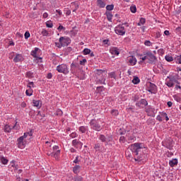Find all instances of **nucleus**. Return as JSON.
Segmentation results:
<instances>
[{
	"label": "nucleus",
	"mask_w": 181,
	"mask_h": 181,
	"mask_svg": "<svg viewBox=\"0 0 181 181\" xmlns=\"http://www.w3.org/2000/svg\"><path fill=\"white\" fill-rule=\"evenodd\" d=\"M129 149L132 152L134 156H137L136 158H134L136 162L138 160H142L141 152L142 149H145V146L142 143H134L129 146Z\"/></svg>",
	"instance_id": "nucleus-1"
},
{
	"label": "nucleus",
	"mask_w": 181,
	"mask_h": 181,
	"mask_svg": "<svg viewBox=\"0 0 181 181\" xmlns=\"http://www.w3.org/2000/svg\"><path fill=\"white\" fill-rule=\"evenodd\" d=\"M58 73H63V74H69V67L64 64H62L57 66Z\"/></svg>",
	"instance_id": "nucleus-2"
},
{
	"label": "nucleus",
	"mask_w": 181,
	"mask_h": 181,
	"mask_svg": "<svg viewBox=\"0 0 181 181\" xmlns=\"http://www.w3.org/2000/svg\"><path fill=\"white\" fill-rule=\"evenodd\" d=\"M90 124L92 129H94V131L100 132L101 129H103V127L100 125V123L96 122L95 119H92Z\"/></svg>",
	"instance_id": "nucleus-3"
},
{
	"label": "nucleus",
	"mask_w": 181,
	"mask_h": 181,
	"mask_svg": "<svg viewBox=\"0 0 181 181\" xmlns=\"http://www.w3.org/2000/svg\"><path fill=\"white\" fill-rule=\"evenodd\" d=\"M52 153H47L48 156H53L55 159H57V156L60 155V150H59V146H54Z\"/></svg>",
	"instance_id": "nucleus-4"
},
{
	"label": "nucleus",
	"mask_w": 181,
	"mask_h": 181,
	"mask_svg": "<svg viewBox=\"0 0 181 181\" xmlns=\"http://www.w3.org/2000/svg\"><path fill=\"white\" fill-rule=\"evenodd\" d=\"M147 56V60L149 61L150 64H153V63L156 62L157 58L156 56H154L151 52H146Z\"/></svg>",
	"instance_id": "nucleus-5"
},
{
	"label": "nucleus",
	"mask_w": 181,
	"mask_h": 181,
	"mask_svg": "<svg viewBox=\"0 0 181 181\" xmlns=\"http://www.w3.org/2000/svg\"><path fill=\"white\" fill-rule=\"evenodd\" d=\"M59 42L62 43V46H69L71 42V40L69 37H61L59 38Z\"/></svg>",
	"instance_id": "nucleus-6"
},
{
	"label": "nucleus",
	"mask_w": 181,
	"mask_h": 181,
	"mask_svg": "<svg viewBox=\"0 0 181 181\" xmlns=\"http://www.w3.org/2000/svg\"><path fill=\"white\" fill-rule=\"evenodd\" d=\"M115 32L117 35L124 36V35H125V27L122 25H118L117 27H116Z\"/></svg>",
	"instance_id": "nucleus-7"
},
{
	"label": "nucleus",
	"mask_w": 181,
	"mask_h": 181,
	"mask_svg": "<svg viewBox=\"0 0 181 181\" xmlns=\"http://www.w3.org/2000/svg\"><path fill=\"white\" fill-rule=\"evenodd\" d=\"M25 138V136H21L17 140L18 148H21V149H23V148H25V141H23Z\"/></svg>",
	"instance_id": "nucleus-8"
},
{
	"label": "nucleus",
	"mask_w": 181,
	"mask_h": 181,
	"mask_svg": "<svg viewBox=\"0 0 181 181\" xmlns=\"http://www.w3.org/2000/svg\"><path fill=\"white\" fill-rule=\"evenodd\" d=\"M146 112H147L148 117H155V113L156 112V110H155V108L149 106L146 109Z\"/></svg>",
	"instance_id": "nucleus-9"
},
{
	"label": "nucleus",
	"mask_w": 181,
	"mask_h": 181,
	"mask_svg": "<svg viewBox=\"0 0 181 181\" xmlns=\"http://www.w3.org/2000/svg\"><path fill=\"white\" fill-rule=\"evenodd\" d=\"M165 84L168 86V87H173L175 84H179V83L176 81V79H175V78H170V81H167Z\"/></svg>",
	"instance_id": "nucleus-10"
},
{
	"label": "nucleus",
	"mask_w": 181,
	"mask_h": 181,
	"mask_svg": "<svg viewBox=\"0 0 181 181\" xmlns=\"http://www.w3.org/2000/svg\"><path fill=\"white\" fill-rule=\"evenodd\" d=\"M129 66H135L136 64V58L134 56L129 57L127 59Z\"/></svg>",
	"instance_id": "nucleus-11"
},
{
	"label": "nucleus",
	"mask_w": 181,
	"mask_h": 181,
	"mask_svg": "<svg viewBox=\"0 0 181 181\" xmlns=\"http://www.w3.org/2000/svg\"><path fill=\"white\" fill-rule=\"evenodd\" d=\"M14 63H19V62H23V56L21 54H17L13 59Z\"/></svg>",
	"instance_id": "nucleus-12"
},
{
	"label": "nucleus",
	"mask_w": 181,
	"mask_h": 181,
	"mask_svg": "<svg viewBox=\"0 0 181 181\" xmlns=\"http://www.w3.org/2000/svg\"><path fill=\"white\" fill-rule=\"evenodd\" d=\"M136 107H141V105H144V107H146L148 105V101L145 99L140 100L139 102L136 103Z\"/></svg>",
	"instance_id": "nucleus-13"
},
{
	"label": "nucleus",
	"mask_w": 181,
	"mask_h": 181,
	"mask_svg": "<svg viewBox=\"0 0 181 181\" xmlns=\"http://www.w3.org/2000/svg\"><path fill=\"white\" fill-rule=\"evenodd\" d=\"M78 145L80 146H83V143L77 141V139H74L72 141V146H74L75 148H78Z\"/></svg>",
	"instance_id": "nucleus-14"
},
{
	"label": "nucleus",
	"mask_w": 181,
	"mask_h": 181,
	"mask_svg": "<svg viewBox=\"0 0 181 181\" xmlns=\"http://www.w3.org/2000/svg\"><path fill=\"white\" fill-rule=\"evenodd\" d=\"M33 105L34 107H37V108H40L42 107V103H40V100H33Z\"/></svg>",
	"instance_id": "nucleus-15"
},
{
	"label": "nucleus",
	"mask_w": 181,
	"mask_h": 181,
	"mask_svg": "<svg viewBox=\"0 0 181 181\" xmlns=\"http://www.w3.org/2000/svg\"><path fill=\"white\" fill-rule=\"evenodd\" d=\"M4 132L9 133L12 131V127H11V126H9V124H6L4 126Z\"/></svg>",
	"instance_id": "nucleus-16"
},
{
	"label": "nucleus",
	"mask_w": 181,
	"mask_h": 181,
	"mask_svg": "<svg viewBox=\"0 0 181 181\" xmlns=\"http://www.w3.org/2000/svg\"><path fill=\"white\" fill-rule=\"evenodd\" d=\"M11 129H14L15 131H19V129H21V125H19L18 122H16Z\"/></svg>",
	"instance_id": "nucleus-17"
},
{
	"label": "nucleus",
	"mask_w": 181,
	"mask_h": 181,
	"mask_svg": "<svg viewBox=\"0 0 181 181\" xmlns=\"http://www.w3.org/2000/svg\"><path fill=\"white\" fill-rule=\"evenodd\" d=\"M110 53L111 54H115L116 56H118V54H119V52H118V49H117V48H112L110 49Z\"/></svg>",
	"instance_id": "nucleus-18"
},
{
	"label": "nucleus",
	"mask_w": 181,
	"mask_h": 181,
	"mask_svg": "<svg viewBox=\"0 0 181 181\" xmlns=\"http://www.w3.org/2000/svg\"><path fill=\"white\" fill-rule=\"evenodd\" d=\"M169 165H170V166H171L172 168H173V166H175V165H177V159L175 158V159H173V160H170Z\"/></svg>",
	"instance_id": "nucleus-19"
},
{
	"label": "nucleus",
	"mask_w": 181,
	"mask_h": 181,
	"mask_svg": "<svg viewBox=\"0 0 181 181\" xmlns=\"http://www.w3.org/2000/svg\"><path fill=\"white\" fill-rule=\"evenodd\" d=\"M97 2H98V6H100V8L105 7V3H104L103 0H97Z\"/></svg>",
	"instance_id": "nucleus-20"
},
{
	"label": "nucleus",
	"mask_w": 181,
	"mask_h": 181,
	"mask_svg": "<svg viewBox=\"0 0 181 181\" xmlns=\"http://www.w3.org/2000/svg\"><path fill=\"white\" fill-rule=\"evenodd\" d=\"M173 98L175 101H177V103H180V101H181V95L180 94L175 95L173 96Z\"/></svg>",
	"instance_id": "nucleus-21"
},
{
	"label": "nucleus",
	"mask_w": 181,
	"mask_h": 181,
	"mask_svg": "<svg viewBox=\"0 0 181 181\" xmlns=\"http://www.w3.org/2000/svg\"><path fill=\"white\" fill-rule=\"evenodd\" d=\"M106 16H107V21H109V22H112V13L111 12H106Z\"/></svg>",
	"instance_id": "nucleus-22"
},
{
	"label": "nucleus",
	"mask_w": 181,
	"mask_h": 181,
	"mask_svg": "<svg viewBox=\"0 0 181 181\" xmlns=\"http://www.w3.org/2000/svg\"><path fill=\"white\" fill-rule=\"evenodd\" d=\"M139 81H141V80H139V78L138 76H134L132 80V83L133 84H139Z\"/></svg>",
	"instance_id": "nucleus-23"
},
{
	"label": "nucleus",
	"mask_w": 181,
	"mask_h": 181,
	"mask_svg": "<svg viewBox=\"0 0 181 181\" xmlns=\"http://www.w3.org/2000/svg\"><path fill=\"white\" fill-rule=\"evenodd\" d=\"M38 51H39V48L35 47V50H33L31 52V55H33V57H37V54Z\"/></svg>",
	"instance_id": "nucleus-24"
},
{
	"label": "nucleus",
	"mask_w": 181,
	"mask_h": 181,
	"mask_svg": "<svg viewBox=\"0 0 181 181\" xmlns=\"http://www.w3.org/2000/svg\"><path fill=\"white\" fill-rule=\"evenodd\" d=\"M95 73L98 76H103V74H104V73H105V71H103L101 69H96Z\"/></svg>",
	"instance_id": "nucleus-25"
},
{
	"label": "nucleus",
	"mask_w": 181,
	"mask_h": 181,
	"mask_svg": "<svg viewBox=\"0 0 181 181\" xmlns=\"http://www.w3.org/2000/svg\"><path fill=\"white\" fill-rule=\"evenodd\" d=\"M80 168H81L80 165H76L73 168V172L75 173H78V172H80Z\"/></svg>",
	"instance_id": "nucleus-26"
},
{
	"label": "nucleus",
	"mask_w": 181,
	"mask_h": 181,
	"mask_svg": "<svg viewBox=\"0 0 181 181\" xmlns=\"http://www.w3.org/2000/svg\"><path fill=\"white\" fill-rule=\"evenodd\" d=\"M25 94L26 95H28V97H30V95H32L33 94V91L32 90V89L30 88L29 89H28L25 91Z\"/></svg>",
	"instance_id": "nucleus-27"
},
{
	"label": "nucleus",
	"mask_w": 181,
	"mask_h": 181,
	"mask_svg": "<svg viewBox=\"0 0 181 181\" xmlns=\"http://www.w3.org/2000/svg\"><path fill=\"white\" fill-rule=\"evenodd\" d=\"M32 135H33V132H32V130H30V132H25L24 133V135L23 136L25 137V138H28V136H32Z\"/></svg>",
	"instance_id": "nucleus-28"
},
{
	"label": "nucleus",
	"mask_w": 181,
	"mask_h": 181,
	"mask_svg": "<svg viewBox=\"0 0 181 181\" xmlns=\"http://www.w3.org/2000/svg\"><path fill=\"white\" fill-rule=\"evenodd\" d=\"M175 63H177L178 64H181V55L177 56L175 58Z\"/></svg>",
	"instance_id": "nucleus-29"
},
{
	"label": "nucleus",
	"mask_w": 181,
	"mask_h": 181,
	"mask_svg": "<svg viewBox=\"0 0 181 181\" xmlns=\"http://www.w3.org/2000/svg\"><path fill=\"white\" fill-rule=\"evenodd\" d=\"M79 131L80 132H82V134H85V132L87 131V127L81 126V127H79Z\"/></svg>",
	"instance_id": "nucleus-30"
},
{
	"label": "nucleus",
	"mask_w": 181,
	"mask_h": 181,
	"mask_svg": "<svg viewBox=\"0 0 181 181\" xmlns=\"http://www.w3.org/2000/svg\"><path fill=\"white\" fill-rule=\"evenodd\" d=\"M41 34L42 35V36H49V32H47V30H46L45 29H43L42 30Z\"/></svg>",
	"instance_id": "nucleus-31"
},
{
	"label": "nucleus",
	"mask_w": 181,
	"mask_h": 181,
	"mask_svg": "<svg viewBox=\"0 0 181 181\" xmlns=\"http://www.w3.org/2000/svg\"><path fill=\"white\" fill-rule=\"evenodd\" d=\"M165 59L167 62H173V57H172L169 55H166Z\"/></svg>",
	"instance_id": "nucleus-32"
},
{
	"label": "nucleus",
	"mask_w": 181,
	"mask_h": 181,
	"mask_svg": "<svg viewBox=\"0 0 181 181\" xmlns=\"http://www.w3.org/2000/svg\"><path fill=\"white\" fill-rule=\"evenodd\" d=\"M1 162L3 165H6V163H8V159L5 158V157H2L1 158Z\"/></svg>",
	"instance_id": "nucleus-33"
},
{
	"label": "nucleus",
	"mask_w": 181,
	"mask_h": 181,
	"mask_svg": "<svg viewBox=\"0 0 181 181\" xmlns=\"http://www.w3.org/2000/svg\"><path fill=\"white\" fill-rule=\"evenodd\" d=\"M106 9L107 11H112L114 9V4L107 5Z\"/></svg>",
	"instance_id": "nucleus-34"
},
{
	"label": "nucleus",
	"mask_w": 181,
	"mask_h": 181,
	"mask_svg": "<svg viewBox=\"0 0 181 181\" xmlns=\"http://www.w3.org/2000/svg\"><path fill=\"white\" fill-rule=\"evenodd\" d=\"M91 53V49L86 48L83 49V54H90Z\"/></svg>",
	"instance_id": "nucleus-35"
},
{
	"label": "nucleus",
	"mask_w": 181,
	"mask_h": 181,
	"mask_svg": "<svg viewBox=\"0 0 181 181\" xmlns=\"http://www.w3.org/2000/svg\"><path fill=\"white\" fill-rule=\"evenodd\" d=\"M130 11H131V12H132V13H135V12H136V6H132L130 7Z\"/></svg>",
	"instance_id": "nucleus-36"
},
{
	"label": "nucleus",
	"mask_w": 181,
	"mask_h": 181,
	"mask_svg": "<svg viewBox=\"0 0 181 181\" xmlns=\"http://www.w3.org/2000/svg\"><path fill=\"white\" fill-rule=\"evenodd\" d=\"M161 115L163 118H165L166 121H169V117H168V114H166V112H162Z\"/></svg>",
	"instance_id": "nucleus-37"
},
{
	"label": "nucleus",
	"mask_w": 181,
	"mask_h": 181,
	"mask_svg": "<svg viewBox=\"0 0 181 181\" xmlns=\"http://www.w3.org/2000/svg\"><path fill=\"white\" fill-rule=\"evenodd\" d=\"M111 114H112V115H115V117H117V115H118L119 112H118V110H112L111 111Z\"/></svg>",
	"instance_id": "nucleus-38"
},
{
	"label": "nucleus",
	"mask_w": 181,
	"mask_h": 181,
	"mask_svg": "<svg viewBox=\"0 0 181 181\" xmlns=\"http://www.w3.org/2000/svg\"><path fill=\"white\" fill-rule=\"evenodd\" d=\"M27 87H28V88H32V87L35 88V83L33 82H29Z\"/></svg>",
	"instance_id": "nucleus-39"
},
{
	"label": "nucleus",
	"mask_w": 181,
	"mask_h": 181,
	"mask_svg": "<svg viewBox=\"0 0 181 181\" xmlns=\"http://www.w3.org/2000/svg\"><path fill=\"white\" fill-rule=\"evenodd\" d=\"M26 75L28 78H32L33 77V73L30 71L27 72Z\"/></svg>",
	"instance_id": "nucleus-40"
},
{
	"label": "nucleus",
	"mask_w": 181,
	"mask_h": 181,
	"mask_svg": "<svg viewBox=\"0 0 181 181\" xmlns=\"http://www.w3.org/2000/svg\"><path fill=\"white\" fill-rule=\"evenodd\" d=\"M144 45H145V46L150 47V46H152V42H151V41H149V40H146L144 42Z\"/></svg>",
	"instance_id": "nucleus-41"
},
{
	"label": "nucleus",
	"mask_w": 181,
	"mask_h": 181,
	"mask_svg": "<svg viewBox=\"0 0 181 181\" xmlns=\"http://www.w3.org/2000/svg\"><path fill=\"white\" fill-rule=\"evenodd\" d=\"M57 115H59V117L63 115V111L62 110L58 109L56 112Z\"/></svg>",
	"instance_id": "nucleus-42"
},
{
	"label": "nucleus",
	"mask_w": 181,
	"mask_h": 181,
	"mask_svg": "<svg viewBox=\"0 0 181 181\" xmlns=\"http://www.w3.org/2000/svg\"><path fill=\"white\" fill-rule=\"evenodd\" d=\"M24 36L25 39H29V37H30V33L29 31L25 32Z\"/></svg>",
	"instance_id": "nucleus-43"
},
{
	"label": "nucleus",
	"mask_w": 181,
	"mask_h": 181,
	"mask_svg": "<svg viewBox=\"0 0 181 181\" xmlns=\"http://www.w3.org/2000/svg\"><path fill=\"white\" fill-rule=\"evenodd\" d=\"M55 46H57V47H59V49L63 47V45L62 44V42H55Z\"/></svg>",
	"instance_id": "nucleus-44"
},
{
	"label": "nucleus",
	"mask_w": 181,
	"mask_h": 181,
	"mask_svg": "<svg viewBox=\"0 0 181 181\" xmlns=\"http://www.w3.org/2000/svg\"><path fill=\"white\" fill-rule=\"evenodd\" d=\"M99 139H100V141H102V142H105V136L101 134V135L99 136Z\"/></svg>",
	"instance_id": "nucleus-45"
},
{
	"label": "nucleus",
	"mask_w": 181,
	"mask_h": 181,
	"mask_svg": "<svg viewBox=\"0 0 181 181\" xmlns=\"http://www.w3.org/2000/svg\"><path fill=\"white\" fill-rule=\"evenodd\" d=\"M156 119L158 121H159L160 122H162L163 119V116H160V115H158L157 117H156Z\"/></svg>",
	"instance_id": "nucleus-46"
},
{
	"label": "nucleus",
	"mask_w": 181,
	"mask_h": 181,
	"mask_svg": "<svg viewBox=\"0 0 181 181\" xmlns=\"http://www.w3.org/2000/svg\"><path fill=\"white\" fill-rule=\"evenodd\" d=\"M87 63V59H83V60L80 61L81 66H84Z\"/></svg>",
	"instance_id": "nucleus-47"
},
{
	"label": "nucleus",
	"mask_w": 181,
	"mask_h": 181,
	"mask_svg": "<svg viewBox=\"0 0 181 181\" xmlns=\"http://www.w3.org/2000/svg\"><path fill=\"white\" fill-rule=\"evenodd\" d=\"M139 21H140V23H141V25H145L146 20L144 18H141Z\"/></svg>",
	"instance_id": "nucleus-48"
},
{
	"label": "nucleus",
	"mask_w": 181,
	"mask_h": 181,
	"mask_svg": "<svg viewBox=\"0 0 181 181\" xmlns=\"http://www.w3.org/2000/svg\"><path fill=\"white\" fill-rule=\"evenodd\" d=\"M175 33H177L178 35H180V33H181V28L180 27H177L175 29Z\"/></svg>",
	"instance_id": "nucleus-49"
},
{
	"label": "nucleus",
	"mask_w": 181,
	"mask_h": 181,
	"mask_svg": "<svg viewBox=\"0 0 181 181\" xmlns=\"http://www.w3.org/2000/svg\"><path fill=\"white\" fill-rule=\"evenodd\" d=\"M72 5H74L75 6L74 9L73 10V12H76V11L78 9V5L76 4V3H72Z\"/></svg>",
	"instance_id": "nucleus-50"
},
{
	"label": "nucleus",
	"mask_w": 181,
	"mask_h": 181,
	"mask_svg": "<svg viewBox=\"0 0 181 181\" xmlns=\"http://www.w3.org/2000/svg\"><path fill=\"white\" fill-rule=\"evenodd\" d=\"M94 149L95 151H100V144H95Z\"/></svg>",
	"instance_id": "nucleus-51"
},
{
	"label": "nucleus",
	"mask_w": 181,
	"mask_h": 181,
	"mask_svg": "<svg viewBox=\"0 0 181 181\" xmlns=\"http://www.w3.org/2000/svg\"><path fill=\"white\" fill-rule=\"evenodd\" d=\"M76 67H77V65H76V64L72 63L71 64V72L73 73V69H76Z\"/></svg>",
	"instance_id": "nucleus-52"
},
{
	"label": "nucleus",
	"mask_w": 181,
	"mask_h": 181,
	"mask_svg": "<svg viewBox=\"0 0 181 181\" xmlns=\"http://www.w3.org/2000/svg\"><path fill=\"white\" fill-rule=\"evenodd\" d=\"M74 181H83V177H75Z\"/></svg>",
	"instance_id": "nucleus-53"
},
{
	"label": "nucleus",
	"mask_w": 181,
	"mask_h": 181,
	"mask_svg": "<svg viewBox=\"0 0 181 181\" xmlns=\"http://www.w3.org/2000/svg\"><path fill=\"white\" fill-rule=\"evenodd\" d=\"M78 156H77L75 158V160H74V163H78L80 162V160L78 159Z\"/></svg>",
	"instance_id": "nucleus-54"
},
{
	"label": "nucleus",
	"mask_w": 181,
	"mask_h": 181,
	"mask_svg": "<svg viewBox=\"0 0 181 181\" xmlns=\"http://www.w3.org/2000/svg\"><path fill=\"white\" fill-rule=\"evenodd\" d=\"M110 78H115V73L112 72L109 74Z\"/></svg>",
	"instance_id": "nucleus-55"
},
{
	"label": "nucleus",
	"mask_w": 181,
	"mask_h": 181,
	"mask_svg": "<svg viewBox=\"0 0 181 181\" xmlns=\"http://www.w3.org/2000/svg\"><path fill=\"white\" fill-rule=\"evenodd\" d=\"M58 30H66V28L63 27V25H59L57 28Z\"/></svg>",
	"instance_id": "nucleus-56"
},
{
	"label": "nucleus",
	"mask_w": 181,
	"mask_h": 181,
	"mask_svg": "<svg viewBox=\"0 0 181 181\" xmlns=\"http://www.w3.org/2000/svg\"><path fill=\"white\" fill-rule=\"evenodd\" d=\"M150 87L153 90H155V88H156V86L152 83H150Z\"/></svg>",
	"instance_id": "nucleus-57"
},
{
	"label": "nucleus",
	"mask_w": 181,
	"mask_h": 181,
	"mask_svg": "<svg viewBox=\"0 0 181 181\" xmlns=\"http://www.w3.org/2000/svg\"><path fill=\"white\" fill-rule=\"evenodd\" d=\"M47 28H53V23H46Z\"/></svg>",
	"instance_id": "nucleus-58"
},
{
	"label": "nucleus",
	"mask_w": 181,
	"mask_h": 181,
	"mask_svg": "<svg viewBox=\"0 0 181 181\" xmlns=\"http://www.w3.org/2000/svg\"><path fill=\"white\" fill-rule=\"evenodd\" d=\"M119 141H120L121 142H122V144H124V143L125 142V137L121 136V137L119 138Z\"/></svg>",
	"instance_id": "nucleus-59"
},
{
	"label": "nucleus",
	"mask_w": 181,
	"mask_h": 181,
	"mask_svg": "<svg viewBox=\"0 0 181 181\" xmlns=\"http://www.w3.org/2000/svg\"><path fill=\"white\" fill-rule=\"evenodd\" d=\"M70 136H71V138H76V136H77V134H76V133H71V134H70Z\"/></svg>",
	"instance_id": "nucleus-60"
},
{
	"label": "nucleus",
	"mask_w": 181,
	"mask_h": 181,
	"mask_svg": "<svg viewBox=\"0 0 181 181\" xmlns=\"http://www.w3.org/2000/svg\"><path fill=\"white\" fill-rule=\"evenodd\" d=\"M52 73H49L47 76V78H49V79L52 78Z\"/></svg>",
	"instance_id": "nucleus-61"
},
{
	"label": "nucleus",
	"mask_w": 181,
	"mask_h": 181,
	"mask_svg": "<svg viewBox=\"0 0 181 181\" xmlns=\"http://www.w3.org/2000/svg\"><path fill=\"white\" fill-rule=\"evenodd\" d=\"M167 105H168L169 107H172V105H173V103L170 101L167 103Z\"/></svg>",
	"instance_id": "nucleus-62"
},
{
	"label": "nucleus",
	"mask_w": 181,
	"mask_h": 181,
	"mask_svg": "<svg viewBox=\"0 0 181 181\" xmlns=\"http://www.w3.org/2000/svg\"><path fill=\"white\" fill-rule=\"evenodd\" d=\"M164 34L165 35V36H169V35H170V33H169V30L164 31Z\"/></svg>",
	"instance_id": "nucleus-63"
},
{
	"label": "nucleus",
	"mask_w": 181,
	"mask_h": 181,
	"mask_svg": "<svg viewBox=\"0 0 181 181\" xmlns=\"http://www.w3.org/2000/svg\"><path fill=\"white\" fill-rule=\"evenodd\" d=\"M42 16L44 18H46L47 16H49V14L47 13H44Z\"/></svg>",
	"instance_id": "nucleus-64"
}]
</instances>
